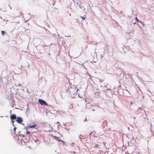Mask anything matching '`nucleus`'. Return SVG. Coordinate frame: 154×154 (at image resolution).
I'll return each mask as SVG.
<instances>
[{"label": "nucleus", "instance_id": "2eb2a0df", "mask_svg": "<svg viewBox=\"0 0 154 154\" xmlns=\"http://www.w3.org/2000/svg\"><path fill=\"white\" fill-rule=\"evenodd\" d=\"M12 122H13V125H14V121L13 120V121H12Z\"/></svg>", "mask_w": 154, "mask_h": 154}, {"label": "nucleus", "instance_id": "20e7f679", "mask_svg": "<svg viewBox=\"0 0 154 154\" xmlns=\"http://www.w3.org/2000/svg\"><path fill=\"white\" fill-rule=\"evenodd\" d=\"M36 126V125L35 124H34L33 125L30 126L29 127L30 128H34Z\"/></svg>", "mask_w": 154, "mask_h": 154}, {"label": "nucleus", "instance_id": "423d86ee", "mask_svg": "<svg viewBox=\"0 0 154 154\" xmlns=\"http://www.w3.org/2000/svg\"><path fill=\"white\" fill-rule=\"evenodd\" d=\"M54 137L55 139L57 140H58V137H57L56 136H54Z\"/></svg>", "mask_w": 154, "mask_h": 154}, {"label": "nucleus", "instance_id": "f257e3e1", "mask_svg": "<svg viewBox=\"0 0 154 154\" xmlns=\"http://www.w3.org/2000/svg\"><path fill=\"white\" fill-rule=\"evenodd\" d=\"M38 102H39V103L42 105L47 106L48 105V104L45 101H44L42 99L38 100Z\"/></svg>", "mask_w": 154, "mask_h": 154}, {"label": "nucleus", "instance_id": "0eeeda50", "mask_svg": "<svg viewBox=\"0 0 154 154\" xmlns=\"http://www.w3.org/2000/svg\"><path fill=\"white\" fill-rule=\"evenodd\" d=\"M58 140L59 141V142H62L63 143H64V142L63 141V140H61V139H58Z\"/></svg>", "mask_w": 154, "mask_h": 154}, {"label": "nucleus", "instance_id": "9b49d317", "mask_svg": "<svg viewBox=\"0 0 154 154\" xmlns=\"http://www.w3.org/2000/svg\"><path fill=\"white\" fill-rule=\"evenodd\" d=\"M26 135L27 134H30V133L29 132V131H26Z\"/></svg>", "mask_w": 154, "mask_h": 154}, {"label": "nucleus", "instance_id": "1a4fd4ad", "mask_svg": "<svg viewBox=\"0 0 154 154\" xmlns=\"http://www.w3.org/2000/svg\"><path fill=\"white\" fill-rule=\"evenodd\" d=\"M1 32L3 35L5 33V32L4 31H2Z\"/></svg>", "mask_w": 154, "mask_h": 154}, {"label": "nucleus", "instance_id": "9d476101", "mask_svg": "<svg viewBox=\"0 0 154 154\" xmlns=\"http://www.w3.org/2000/svg\"><path fill=\"white\" fill-rule=\"evenodd\" d=\"M81 18L83 20H85V17H82V16H81Z\"/></svg>", "mask_w": 154, "mask_h": 154}, {"label": "nucleus", "instance_id": "f03ea898", "mask_svg": "<svg viewBox=\"0 0 154 154\" xmlns=\"http://www.w3.org/2000/svg\"><path fill=\"white\" fill-rule=\"evenodd\" d=\"M22 121L23 120L21 117H18L17 118L16 121L18 123H21Z\"/></svg>", "mask_w": 154, "mask_h": 154}, {"label": "nucleus", "instance_id": "7ed1b4c3", "mask_svg": "<svg viewBox=\"0 0 154 154\" xmlns=\"http://www.w3.org/2000/svg\"><path fill=\"white\" fill-rule=\"evenodd\" d=\"M11 119L12 120L15 119H16V116L15 114H13L11 115L10 116Z\"/></svg>", "mask_w": 154, "mask_h": 154}, {"label": "nucleus", "instance_id": "ddd939ff", "mask_svg": "<svg viewBox=\"0 0 154 154\" xmlns=\"http://www.w3.org/2000/svg\"><path fill=\"white\" fill-rule=\"evenodd\" d=\"M22 135V137H24V136H24V135Z\"/></svg>", "mask_w": 154, "mask_h": 154}, {"label": "nucleus", "instance_id": "4468645a", "mask_svg": "<svg viewBox=\"0 0 154 154\" xmlns=\"http://www.w3.org/2000/svg\"><path fill=\"white\" fill-rule=\"evenodd\" d=\"M130 104H131V105H132V104H133L132 103V102H130Z\"/></svg>", "mask_w": 154, "mask_h": 154}, {"label": "nucleus", "instance_id": "39448f33", "mask_svg": "<svg viewBox=\"0 0 154 154\" xmlns=\"http://www.w3.org/2000/svg\"><path fill=\"white\" fill-rule=\"evenodd\" d=\"M136 20H137V22H140V23H142V22H141V21H139V20L136 17Z\"/></svg>", "mask_w": 154, "mask_h": 154}, {"label": "nucleus", "instance_id": "f8f14e48", "mask_svg": "<svg viewBox=\"0 0 154 154\" xmlns=\"http://www.w3.org/2000/svg\"><path fill=\"white\" fill-rule=\"evenodd\" d=\"M16 129V127H14V132H15Z\"/></svg>", "mask_w": 154, "mask_h": 154}, {"label": "nucleus", "instance_id": "6e6552de", "mask_svg": "<svg viewBox=\"0 0 154 154\" xmlns=\"http://www.w3.org/2000/svg\"><path fill=\"white\" fill-rule=\"evenodd\" d=\"M96 147L98 148V145L97 144H96L94 146V148H96Z\"/></svg>", "mask_w": 154, "mask_h": 154}]
</instances>
